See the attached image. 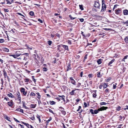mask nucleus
<instances>
[{"label":"nucleus","instance_id":"f257e3e1","mask_svg":"<svg viewBox=\"0 0 128 128\" xmlns=\"http://www.w3.org/2000/svg\"><path fill=\"white\" fill-rule=\"evenodd\" d=\"M108 108L107 107L102 106L100 108L98 109V110H95L94 111V114H96L99 111H102L103 110H106Z\"/></svg>","mask_w":128,"mask_h":128},{"label":"nucleus","instance_id":"f03ea898","mask_svg":"<svg viewBox=\"0 0 128 128\" xmlns=\"http://www.w3.org/2000/svg\"><path fill=\"white\" fill-rule=\"evenodd\" d=\"M94 4V7L97 8H99L100 5L99 3L97 1H95Z\"/></svg>","mask_w":128,"mask_h":128},{"label":"nucleus","instance_id":"7ed1b4c3","mask_svg":"<svg viewBox=\"0 0 128 128\" xmlns=\"http://www.w3.org/2000/svg\"><path fill=\"white\" fill-rule=\"evenodd\" d=\"M61 46L63 47L65 50H68V46H67L62 44H61L58 46V47H60Z\"/></svg>","mask_w":128,"mask_h":128},{"label":"nucleus","instance_id":"20e7f679","mask_svg":"<svg viewBox=\"0 0 128 128\" xmlns=\"http://www.w3.org/2000/svg\"><path fill=\"white\" fill-rule=\"evenodd\" d=\"M106 6L105 4H103L102 5V9L101 11L102 12V11L106 9Z\"/></svg>","mask_w":128,"mask_h":128},{"label":"nucleus","instance_id":"39448f33","mask_svg":"<svg viewBox=\"0 0 128 128\" xmlns=\"http://www.w3.org/2000/svg\"><path fill=\"white\" fill-rule=\"evenodd\" d=\"M123 13L124 15H128V10H125L123 11Z\"/></svg>","mask_w":128,"mask_h":128},{"label":"nucleus","instance_id":"423d86ee","mask_svg":"<svg viewBox=\"0 0 128 128\" xmlns=\"http://www.w3.org/2000/svg\"><path fill=\"white\" fill-rule=\"evenodd\" d=\"M114 59H113L112 60L109 62L108 64V66H111L112 65L111 64H112L113 62H114Z\"/></svg>","mask_w":128,"mask_h":128},{"label":"nucleus","instance_id":"0eeeda50","mask_svg":"<svg viewBox=\"0 0 128 128\" xmlns=\"http://www.w3.org/2000/svg\"><path fill=\"white\" fill-rule=\"evenodd\" d=\"M102 59H100L97 60V62L98 64H100L102 63Z\"/></svg>","mask_w":128,"mask_h":128},{"label":"nucleus","instance_id":"6e6552de","mask_svg":"<svg viewBox=\"0 0 128 128\" xmlns=\"http://www.w3.org/2000/svg\"><path fill=\"white\" fill-rule=\"evenodd\" d=\"M7 95L8 96L10 97L11 98H14V96L12 95V94L11 93H10L9 94H7Z\"/></svg>","mask_w":128,"mask_h":128},{"label":"nucleus","instance_id":"1a4fd4ad","mask_svg":"<svg viewBox=\"0 0 128 128\" xmlns=\"http://www.w3.org/2000/svg\"><path fill=\"white\" fill-rule=\"evenodd\" d=\"M16 110L17 111H19L20 112H22V113H24L23 110L22 109L19 108L17 109Z\"/></svg>","mask_w":128,"mask_h":128},{"label":"nucleus","instance_id":"9d476101","mask_svg":"<svg viewBox=\"0 0 128 128\" xmlns=\"http://www.w3.org/2000/svg\"><path fill=\"white\" fill-rule=\"evenodd\" d=\"M74 90H72V92H70V94L71 95H74V91H75V90H78V89H76V88L74 89Z\"/></svg>","mask_w":128,"mask_h":128},{"label":"nucleus","instance_id":"9b49d317","mask_svg":"<svg viewBox=\"0 0 128 128\" xmlns=\"http://www.w3.org/2000/svg\"><path fill=\"white\" fill-rule=\"evenodd\" d=\"M8 104L10 106H12L13 105L12 103L11 102H8Z\"/></svg>","mask_w":128,"mask_h":128},{"label":"nucleus","instance_id":"f8f14e48","mask_svg":"<svg viewBox=\"0 0 128 128\" xmlns=\"http://www.w3.org/2000/svg\"><path fill=\"white\" fill-rule=\"evenodd\" d=\"M3 50L5 52H8L9 50L8 49L6 48H4L3 49Z\"/></svg>","mask_w":128,"mask_h":128},{"label":"nucleus","instance_id":"ddd939ff","mask_svg":"<svg viewBox=\"0 0 128 128\" xmlns=\"http://www.w3.org/2000/svg\"><path fill=\"white\" fill-rule=\"evenodd\" d=\"M71 82L72 84H73L74 85H76V82L74 80H72L71 81Z\"/></svg>","mask_w":128,"mask_h":128},{"label":"nucleus","instance_id":"4468645a","mask_svg":"<svg viewBox=\"0 0 128 128\" xmlns=\"http://www.w3.org/2000/svg\"><path fill=\"white\" fill-rule=\"evenodd\" d=\"M37 118L38 119L39 122H41V120L40 118V116L38 115H37L36 116Z\"/></svg>","mask_w":128,"mask_h":128},{"label":"nucleus","instance_id":"2eb2a0df","mask_svg":"<svg viewBox=\"0 0 128 128\" xmlns=\"http://www.w3.org/2000/svg\"><path fill=\"white\" fill-rule=\"evenodd\" d=\"M103 86L104 88H106L107 87L108 85L106 83H104L103 85Z\"/></svg>","mask_w":128,"mask_h":128},{"label":"nucleus","instance_id":"dca6fc26","mask_svg":"<svg viewBox=\"0 0 128 128\" xmlns=\"http://www.w3.org/2000/svg\"><path fill=\"white\" fill-rule=\"evenodd\" d=\"M25 89L23 88H21V89L20 90V91L21 92L23 93L24 92H25Z\"/></svg>","mask_w":128,"mask_h":128},{"label":"nucleus","instance_id":"f3484780","mask_svg":"<svg viewBox=\"0 0 128 128\" xmlns=\"http://www.w3.org/2000/svg\"><path fill=\"white\" fill-rule=\"evenodd\" d=\"M50 104L51 105H54V104H55V102L54 101H50Z\"/></svg>","mask_w":128,"mask_h":128},{"label":"nucleus","instance_id":"a211bd4d","mask_svg":"<svg viewBox=\"0 0 128 128\" xmlns=\"http://www.w3.org/2000/svg\"><path fill=\"white\" fill-rule=\"evenodd\" d=\"M18 99L19 100L20 102L21 101V98L20 96V95L19 96H18Z\"/></svg>","mask_w":128,"mask_h":128},{"label":"nucleus","instance_id":"6ab92c4d","mask_svg":"<svg viewBox=\"0 0 128 128\" xmlns=\"http://www.w3.org/2000/svg\"><path fill=\"white\" fill-rule=\"evenodd\" d=\"M36 104H32L30 105L31 108H34L36 106Z\"/></svg>","mask_w":128,"mask_h":128},{"label":"nucleus","instance_id":"aec40b11","mask_svg":"<svg viewBox=\"0 0 128 128\" xmlns=\"http://www.w3.org/2000/svg\"><path fill=\"white\" fill-rule=\"evenodd\" d=\"M36 94L38 95V96H37V98L38 99H40V95L39 93L36 92Z\"/></svg>","mask_w":128,"mask_h":128},{"label":"nucleus","instance_id":"412c9836","mask_svg":"<svg viewBox=\"0 0 128 128\" xmlns=\"http://www.w3.org/2000/svg\"><path fill=\"white\" fill-rule=\"evenodd\" d=\"M62 113L64 115H65L66 114V112L65 111L63 110H61Z\"/></svg>","mask_w":128,"mask_h":128},{"label":"nucleus","instance_id":"4be33fe9","mask_svg":"<svg viewBox=\"0 0 128 128\" xmlns=\"http://www.w3.org/2000/svg\"><path fill=\"white\" fill-rule=\"evenodd\" d=\"M48 43L49 46H50L52 43V42L50 40H48Z\"/></svg>","mask_w":128,"mask_h":128},{"label":"nucleus","instance_id":"5701e85b","mask_svg":"<svg viewBox=\"0 0 128 128\" xmlns=\"http://www.w3.org/2000/svg\"><path fill=\"white\" fill-rule=\"evenodd\" d=\"M24 80L25 82H28L29 81V79L26 78L24 79Z\"/></svg>","mask_w":128,"mask_h":128},{"label":"nucleus","instance_id":"b1692460","mask_svg":"<svg viewBox=\"0 0 128 128\" xmlns=\"http://www.w3.org/2000/svg\"><path fill=\"white\" fill-rule=\"evenodd\" d=\"M30 14L32 16H33L34 15V12L32 11H30Z\"/></svg>","mask_w":128,"mask_h":128},{"label":"nucleus","instance_id":"393cba45","mask_svg":"<svg viewBox=\"0 0 128 128\" xmlns=\"http://www.w3.org/2000/svg\"><path fill=\"white\" fill-rule=\"evenodd\" d=\"M81 10H84V8L82 7V5H80L79 6Z\"/></svg>","mask_w":128,"mask_h":128},{"label":"nucleus","instance_id":"a878e982","mask_svg":"<svg viewBox=\"0 0 128 128\" xmlns=\"http://www.w3.org/2000/svg\"><path fill=\"white\" fill-rule=\"evenodd\" d=\"M116 83H114L113 85V88L114 89H116Z\"/></svg>","mask_w":128,"mask_h":128},{"label":"nucleus","instance_id":"bb28decb","mask_svg":"<svg viewBox=\"0 0 128 128\" xmlns=\"http://www.w3.org/2000/svg\"><path fill=\"white\" fill-rule=\"evenodd\" d=\"M124 41L126 42H128V38L127 37H126L124 39Z\"/></svg>","mask_w":128,"mask_h":128},{"label":"nucleus","instance_id":"cd10ccee","mask_svg":"<svg viewBox=\"0 0 128 128\" xmlns=\"http://www.w3.org/2000/svg\"><path fill=\"white\" fill-rule=\"evenodd\" d=\"M124 24H126V26H128V20H127L126 22H124Z\"/></svg>","mask_w":128,"mask_h":128},{"label":"nucleus","instance_id":"c85d7f7f","mask_svg":"<svg viewBox=\"0 0 128 128\" xmlns=\"http://www.w3.org/2000/svg\"><path fill=\"white\" fill-rule=\"evenodd\" d=\"M90 112L92 114H94V110L92 109H91L90 110Z\"/></svg>","mask_w":128,"mask_h":128},{"label":"nucleus","instance_id":"c756f323","mask_svg":"<svg viewBox=\"0 0 128 128\" xmlns=\"http://www.w3.org/2000/svg\"><path fill=\"white\" fill-rule=\"evenodd\" d=\"M30 118L32 120H35V118L34 116H31V117H30Z\"/></svg>","mask_w":128,"mask_h":128},{"label":"nucleus","instance_id":"7c9ffc66","mask_svg":"<svg viewBox=\"0 0 128 128\" xmlns=\"http://www.w3.org/2000/svg\"><path fill=\"white\" fill-rule=\"evenodd\" d=\"M30 96H35L36 94L32 92L30 93Z\"/></svg>","mask_w":128,"mask_h":128},{"label":"nucleus","instance_id":"2f4dec72","mask_svg":"<svg viewBox=\"0 0 128 128\" xmlns=\"http://www.w3.org/2000/svg\"><path fill=\"white\" fill-rule=\"evenodd\" d=\"M23 107H24L26 109H28V107H26V106H25L24 105V103H23Z\"/></svg>","mask_w":128,"mask_h":128},{"label":"nucleus","instance_id":"473e14b6","mask_svg":"<svg viewBox=\"0 0 128 128\" xmlns=\"http://www.w3.org/2000/svg\"><path fill=\"white\" fill-rule=\"evenodd\" d=\"M100 104L101 105H105L106 104L105 102H101L100 103Z\"/></svg>","mask_w":128,"mask_h":128},{"label":"nucleus","instance_id":"72a5a7b5","mask_svg":"<svg viewBox=\"0 0 128 128\" xmlns=\"http://www.w3.org/2000/svg\"><path fill=\"white\" fill-rule=\"evenodd\" d=\"M100 72H98L97 76L98 77H100Z\"/></svg>","mask_w":128,"mask_h":128},{"label":"nucleus","instance_id":"f704fd0d","mask_svg":"<svg viewBox=\"0 0 128 128\" xmlns=\"http://www.w3.org/2000/svg\"><path fill=\"white\" fill-rule=\"evenodd\" d=\"M69 17L72 20H74V19H75L76 18H72V16L70 15L69 16Z\"/></svg>","mask_w":128,"mask_h":128},{"label":"nucleus","instance_id":"c9c22d12","mask_svg":"<svg viewBox=\"0 0 128 128\" xmlns=\"http://www.w3.org/2000/svg\"><path fill=\"white\" fill-rule=\"evenodd\" d=\"M16 55L17 57H18L21 54L19 53V54H18L17 53V52H16Z\"/></svg>","mask_w":128,"mask_h":128},{"label":"nucleus","instance_id":"e433bc0d","mask_svg":"<svg viewBox=\"0 0 128 128\" xmlns=\"http://www.w3.org/2000/svg\"><path fill=\"white\" fill-rule=\"evenodd\" d=\"M5 118L7 120L9 121V119L10 118H9L7 116H5Z\"/></svg>","mask_w":128,"mask_h":128},{"label":"nucleus","instance_id":"4c0bfd02","mask_svg":"<svg viewBox=\"0 0 128 128\" xmlns=\"http://www.w3.org/2000/svg\"><path fill=\"white\" fill-rule=\"evenodd\" d=\"M88 76L89 78H92V74H89Z\"/></svg>","mask_w":128,"mask_h":128},{"label":"nucleus","instance_id":"58836bf2","mask_svg":"<svg viewBox=\"0 0 128 128\" xmlns=\"http://www.w3.org/2000/svg\"><path fill=\"white\" fill-rule=\"evenodd\" d=\"M93 97L94 98H96V94L95 93L93 94Z\"/></svg>","mask_w":128,"mask_h":128},{"label":"nucleus","instance_id":"ea45409f","mask_svg":"<svg viewBox=\"0 0 128 128\" xmlns=\"http://www.w3.org/2000/svg\"><path fill=\"white\" fill-rule=\"evenodd\" d=\"M47 69L46 68H43V70L44 71H47Z\"/></svg>","mask_w":128,"mask_h":128},{"label":"nucleus","instance_id":"a19ab883","mask_svg":"<svg viewBox=\"0 0 128 128\" xmlns=\"http://www.w3.org/2000/svg\"><path fill=\"white\" fill-rule=\"evenodd\" d=\"M4 41V40L3 39H0V42L1 43H2Z\"/></svg>","mask_w":128,"mask_h":128},{"label":"nucleus","instance_id":"79ce46f5","mask_svg":"<svg viewBox=\"0 0 128 128\" xmlns=\"http://www.w3.org/2000/svg\"><path fill=\"white\" fill-rule=\"evenodd\" d=\"M16 94L17 96H19L20 95V92H16Z\"/></svg>","mask_w":128,"mask_h":128},{"label":"nucleus","instance_id":"37998d69","mask_svg":"<svg viewBox=\"0 0 128 128\" xmlns=\"http://www.w3.org/2000/svg\"><path fill=\"white\" fill-rule=\"evenodd\" d=\"M64 97H65V96H64V95H62L60 96V97H61L62 98V99L64 101Z\"/></svg>","mask_w":128,"mask_h":128},{"label":"nucleus","instance_id":"c03bdc74","mask_svg":"<svg viewBox=\"0 0 128 128\" xmlns=\"http://www.w3.org/2000/svg\"><path fill=\"white\" fill-rule=\"evenodd\" d=\"M79 20L81 22H82L84 21V19L82 18H80Z\"/></svg>","mask_w":128,"mask_h":128},{"label":"nucleus","instance_id":"a18cd8bd","mask_svg":"<svg viewBox=\"0 0 128 128\" xmlns=\"http://www.w3.org/2000/svg\"><path fill=\"white\" fill-rule=\"evenodd\" d=\"M6 0L7 2V4H11V3L10 2V1L8 0Z\"/></svg>","mask_w":128,"mask_h":128},{"label":"nucleus","instance_id":"49530a36","mask_svg":"<svg viewBox=\"0 0 128 128\" xmlns=\"http://www.w3.org/2000/svg\"><path fill=\"white\" fill-rule=\"evenodd\" d=\"M67 42L69 44H72V43L70 40H68L67 41Z\"/></svg>","mask_w":128,"mask_h":128},{"label":"nucleus","instance_id":"de8ad7c7","mask_svg":"<svg viewBox=\"0 0 128 128\" xmlns=\"http://www.w3.org/2000/svg\"><path fill=\"white\" fill-rule=\"evenodd\" d=\"M84 106L85 107H86L87 106V104L86 103L84 102Z\"/></svg>","mask_w":128,"mask_h":128},{"label":"nucleus","instance_id":"09e8293b","mask_svg":"<svg viewBox=\"0 0 128 128\" xmlns=\"http://www.w3.org/2000/svg\"><path fill=\"white\" fill-rule=\"evenodd\" d=\"M109 89L108 88H106L105 90V91L106 92H109Z\"/></svg>","mask_w":128,"mask_h":128},{"label":"nucleus","instance_id":"8fccbe9b","mask_svg":"<svg viewBox=\"0 0 128 128\" xmlns=\"http://www.w3.org/2000/svg\"><path fill=\"white\" fill-rule=\"evenodd\" d=\"M120 106H118V108H116V110H120Z\"/></svg>","mask_w":128,"mask_h":128},{"label":"nucleus","instance_id":"3c124183","mask_svg":"<svg viewBox=\"0 0 128 128\" xmlns=\"http://www.w3.org/2000/svg\"><path fill=\"white\" fill-rule=\"evenodd\" d=\"M4 10L5 12H8L9 11V10L8 9H4Z\"/></svg>","mask_w":128,"mask_h":128},{"label":"nucleus","instance_id":"603ef678","mask_svg":"<svg viewBox=\"0 0 128 128\" xmlns=\"http://www.w3.org/2000/svg\"><path fill=\"white\" fill-rule=\"evenodd\" d=\"M38 21L40 22L41 23H42V20H41L40 19H38Z\"/></svg>","mask_w":128,"mask_h":128},{"label":"nucleus","instance_id":"864d4df0","mask_svg":"<svg viewBox=\"0 0 128 128\" xmlns=\"http://www.w3.org/2000/svg\"><path fill=\"white\" fill-rule=\"evenodd\" d=\"M14 120L16 122H20L18 120H17L16 119V118H14Z\"/></svg>","mask_w":128,"mask_h":128},{"label":"nucleus","instance_id":"5fc2aeb1","mask_svg":"<svg viewBox=\"0 0 128 128\" xmlns=\"http://www.w3.org/2000/svg\"><path fill=\"white\" fill-rule=\"evenodd\" d=\"M17 14H18L19 15H20L21 16H22L24 17V16L22 14L18 12V13H17Z\"/></svg>","mask_w":128,"mask_h":128},{"label":"nucleus","instance_id":"6e6d98bb","mask_svg":"<svg viewBox=\"0 0 128 128\" xmlns=\"http://www.w3.org/2000/svg\"><path fill=\"white\" fill-rule=\"evenodd\" d=\"M31 126L29 124H27V125H26V126L27 127H28V128H29L30 126Z\"/></svg>","mask_w":128,"mask_h":128},{"label":"nucleus","instance_id":"4d7b16f0","mask_svg":"<svg viewBox=\"0 0 128 128\" xmlns=\"http://www.w3.org/2000/svg\"><path fill=\"white\" fill-rule=\"evenodd\" d=\"M12 56L14 58H16L17 56H16V55H12Z\"/></svg>","mask_w":128,"mask_h":128},{"label":"nucleus","instance_id":"13d9d810","mask_svg":"<svg viewBox=\"0 0 128 128\" xmlns=\"http://www.w3.org/2000/svg\"><path fill=\"white\" fill-rule=\"evenodd\" d=\"M49 111L50 112L52 113L53 114H54V113L52 111V110H51L50 109H49Z\"/></svg>","mask_w":128,"mask_h":128},{"label":"nucleus","instance_id":"bf43d9fd","mask_svg":"<svg viewBox=\"0 0 128 128\" xmlns=\"http://www.w3.org/2000/svg\"><path fill=\"white\" fill-rule=\"evenodd\" d=\"M111 78H108V79L106 80V81H107V82H108V81L109 80H111Z\"/></svg>","mask_w":128,"mask_h":128},{"label":"nucleus","instance_id":"052dcab7","mask_svg":"<svg viewBox=\"0 0 128 128\" xmlns=\"http://www.w3.org/2000/svg\"><path fill=\"white\" fill-rule=\"evenodd\" d=\"M83 74V72H82L80 73V76L81 77H82V74Z\"/></svg>","mask_w":128,"mask_h":128},{"label":"nucleus","instance_id":"680f3d73","mask_svg":"<svg viewBox=\"0 0 128 128\" xmlns=\"http://www.w3.org/2000/svg\"><path fill=\"white\" fill-rule=\"evenodd\" d=\"M26 94L27 92L26 91L24 92L23 93V94L24 95H26Z\"/></svg>","mask_w":128,"mask_h":128},{"label":"nucleus","instance_id":"e2e57ef3","mask_svg":"<svg viewBox=\"0 0 128 128\" xmlns=\"http://www.w3.org/2000/svg\"><path fill=\"white\" fill-rule=\"evenodd\" d=\"M59 108L61 110H64V108H62V107H59Z\"/></svg>","mask_w":128,"mask_h":128},{"label":"nucleus","instance_id":"0e129e2a","mask_svg":"<svg viewBox=\"0 0 128 128\" xmlns=\"http://www.w3.org/2000/svg\"><path fill=\"white\" fill-rule=\"evenodd\" d=\"M56 99L57 100H58V101H59L60 100V98H56Z\"/></svg>","mask_w":128,"mask_h":128},{"label":"nucleus","instance_id":"69168bd1","mask_svg":"<svg viewBox=\"0 0 128 128\" xmlns=\"http://www.w3.org/2000/svg\"><path fill=\"white\" fill-rule=\"evenodd\" d=\"M120 11V10H118L116 11V13L117 14H118L119 13V12Z\"/></svg>","mask_w":128,"mask_h":128},{"label":"nucleus","instance_id":"338daca9","mask_svg":"<svg viewBox=\"0 0 128 128\" xmlns=\"http://www.w3.org/2000/svg\"><path fill=\"white\" fill-rule=\"evenodd\" d=\"M87 54H86V55L85 56H84V60H85V59H86L87 58Z\"/></svg>","mask_w":128,"mask_h":128},{"label":"nucleus","instance_id":"774afa93","mask_svg":"<svg viewBox=\"0 0 128 128\" xmlns=\"http://www.w3.org/2000/svg\"><path fill=\"white\" fill-rule=\"evenodd\" d=\"M128 56H125L124 57V59L125 60V59H126L127 58V57Z\"/></svg>","mask_w":128,"mask_h":128}]
</instances>
